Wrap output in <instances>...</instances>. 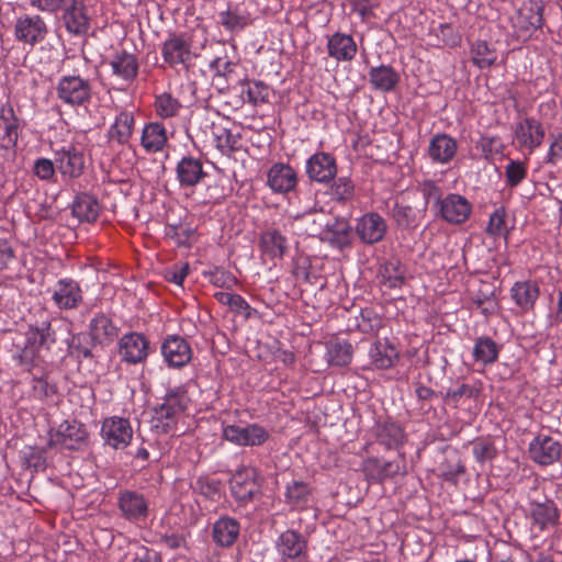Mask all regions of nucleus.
<instances>
[{
    "label": "nucleus",
    "mask_w": 562,
    "mask_h": 562,
    "mask_svg": "<svg viewBox=\"0 0 562 562\" xmlns=\"http://www.w3.org/2000/svg\"><path fill=\"white\" fill-rule=\"evenodd\" d=\"M544 135V128L538 120L524 117L516 123L514 144L519 150L530 155L542 144Z\"/></svg>",
    "instance_id": "obj_9"
},
{
    "label": "nucleus",
    "mask_w": 562,
    "mask_h": 562,
    "mask_svg": "<svg viewBox=\"0 0 562 562\" xmlns=\"http://www.w3.org/2000/svg\"><path fill=\"white\" fill-rule=\"evenodd\" d=\"M260 247L271 258H282L288 251V239L278 229L270 228L261 233Z\"/></svg>",
    "instance_id": "obj_41"
},
{
    "label": "nucleus",
    "mask_w": 562,
    "mask_h": 562,
    "mask_svg": "<svg viewBox=\"0 0 562 562\" xmlns=\"http://www.w3.org/2000/svg\"><path fill=\"white\" fill-rule=\"evenodd\" d=\"M117 508L121 516L128 521L145 520L148 516V502L145 496L132 490H121L117 493Z\"/></svg>",
    "instance_id": "obj_17"
},
{
    "label": "nucleus",
    "mask_w": 562,
    "mask_h": 562,
    "mask_svg": "<svg viewBox=\"0 0 562 562\" xmlns=\"http://www.w3.org/2000/svg\"><path fill=\"white\" fill-rule=\"evenodd\" d=\"M398 350L389 340H376L369 350L371 364L379 370L392 368L398 359Z\"/></svg>",
    "instance_id": "obj_34"
},
{
    "label": "nucleus",
    "mask_w": 562,
    "mask_h": 562,
    "mask_svg": "<svg viewBox=\"0 0 562 562\" xmlns=\"http://www.w3.org/2000/svg\"><path fill=\"white\" fill-rule=\"evenodd\" d=\"M472 355L475 362L483 366H490L497 361L499 347L487 336L479 337L475 340Z\"/></svg>",
    "instance_id": "obj_44"
},
{
    "label": "nucleus",
    "mask_w": 562,
    "mask_h": 562,
    "mask_svg": "<svg viewBox=\"0 0 562 562\" xmlns=\"http://www.w3.org/2000/svg\"><path fill=\"white\" fill-rule=\"evenodd\" d=\"M240 524L229 516L220 517L212 526V540L221 548L233 547L239 538Z\"/></svg>",
    "instance_id": "obj_25"
},
{
    "label": "nucleus",
    "mask_w": 562,
    "mask_h": 562,
    "mask_svg": "<svg viewBox=\"0 0 562 562\" xmlns=\"http://www.w3.org/2000/svg\"><path fill=\"white\" fill-rule=\"evenodd\" d=\"M544 4L541 1H527L510 16L514 34L527 40L543 25Z\"/></svg>",
    "instance_id": "obj_4"
},
{
    "label": "nucleus",
    "mask_w": 562,
    "mask_h": 562,
    "mask_svg": "<svg viewBox=\"0 0 562 562\" xmlns=\"http://www.w3.org/2000/svg\"><path fill=\"white\" fill-rule=\"evenodd\" d=\"M119 351L127 363H140L148 357L149 341L143 334L132 331L120 339Z\"/></svg>",
    "instance_id": "obj_21"
},
{
    "label": "nucleus",
    "mask_w": 562,
    "mask_h": 562,
    "mask_svg": "<svg viewBox=\"0 0 562 562\" xmlns=\"http://www.w3.org/2000/svg\"><path fill=\"white\" fill-rule=\"evenodd\" d=\"M506 212L504 207L496 209L490 216L486 233L491 236H504L508 234L506 226Z\"/></svg>",
    "instance_id": "obj_59"
},
{
    "label": "nucleus",
    "mask_w": 562,
    "mask_h": 562,
    "mask_svg": "<svg viewBox=\"0 0 562 562\" xmlns=\"http://www.w3.org/2000/svg\"><path fill=\"white\" fill-rule=\"evenodd\" d=\"M369 78L372 87L381 91H392L400 81V76L393 67L385 65L372 67Z\"/></svg>",
    "instance_id": "obj_42"
},
{
    "label": "nucleus",
    "mask_w": 562,
    "mask_h": 562,
    "mask_svg": "<svg viewBox=\"0 0 562 562\" xmlns=\"http://www.w3.org/2000/svg\"><path fill=\"white\" fill-rule=\"evenodd\" d=\"M203 276L217 288L233 289L237 284L236 277L221 267H215L210 271H205L203 272Z\"/></svg>",
    "instance_id": "obj_57"
},
{
    "label": "nucleus",
    "mask_w": 562,
    "mask_h": 562,
    "mask_svg": "<svg viewBox=\"0 0 562 562\" xmlns=\"http://www.w3.org/2000/svg\"><path fill=\"white\" fill-rule=\"evenodd\" d=\"M458 149L457 140L448 134H437L429 143L428 155L435 162L448 164L450 162Z\"/></svg>",
    "instance_id": "obj_31"
},
{
    "label": "nucleus",
    "mask_w": 562,
    "mask_h": 562,
    "mask_svg": "<svg viewBox=\"0 0 562 562\" xmlns=\"http://www.w3.org/2000/svg\"><path fill=\"white\" fill-rule=\"evenodd\" d=\"M168 140L167 131L161 123L146 124L142 133V146L148 153L160 151Z\"/></svg>",
    "instance_id": "obj_40"
},
{
    "label": "nucleus",
    "mask_w": 562,
    "mask_h": 562,
    "mask_svg": "<svg viewBox=\"0 0 562 562\" xmlns=\"http://www.w3.org/2000/svg\"><path fill=\"white\" fill-rule=\"evenodd\" d=\"M331 184V194L338 202H347L355 195V184L348 177H336Z\"/></svg>",
    "instance_id": "obj_56"
},
{
    "label": "nucleus",
    "mask_w": 562,
    "mask_h": 562,
    "mask_svg": "<svg viewBox=\"0 0 562 562\" xmlns=\"http://www.w3.org/2000/svg\"><path fill=\"white\" fill-rule=\"evenodd\" d=\"M376 441L386 449H397L404 442V430L391 419L379 420L373 428Z\"/></svg>",
    "instance_id": "obj_28"
},
{
    "label": "nucleus",
    "mask_w": 562,
    "mask_h": 562,
    "mask_svg": "<svg viewBox=\"0 0 562 562\" xmlns=\"http://www.w3.org/2000/svg\"><path fill=\"white\" fill-rule=\"evenodd\" d=\"M327 239L339 249H344L351 245V226L345 220H336L333 224H327Z\"/></svg>",
    "instance_id": "obj_46"
},
{
    "label": "nucleus",
    "mask_w": 562,
    "mask_h": 562,
    "mask_svg": "<svg viewBox=\"0 0 562 562\" xmlns=\"http://www.w3.org/2000/svg\"><path fill=\"white\" fill-rule=\"evenodd\" d=\"M472 452L480 463L492 461L497 457V449L491 437L477 438L472 442Z\"/></svg>",
    "instance_id": "obj_52"
},
{
    "label": "nucleus",
    "mask_w": 562,
    "mask_h": 562,
    "mask_svg": "<svg viewBox=\"0 0 562 562\" xmlns=\"http://www.w3.org/2000/svg\"><path fill=\"white\" fill-rule=\"evenodd\" d=\"M222 25L232 32H238L248 24L247 15L238 11H225L220 14Z\"/></svg>",
    "instance_id": "obj_61"
},
{
    "label": "nucleus",
    "mask_w": 562,
    "mask_h": 562,
    "mask_svg": "<svg viewBox=\"0 0 562 562\" xmlns=\"http://www.w3.org/2000/svg\"><path fill=\"white\" fill-rule=\"evenodd\" d=\"M528 513L531 525L540 531L559 524L560 513L557 504L548 497H544L543 501H530Z\"/></svg>",
    "instance_id": "obj_18"
},
{
    "label": "nucleus",
    "mask_w": 562,
    "mask_h": 562,
    "mask_svg": "<svg viewBox=\"0 0 562 562\" xmlns=\"http://www.w3.org/2000/svg\"><path fill=\"white\" fill-rule=\"evenodd\" d=\"M528 167L525 161L509 159L505 166V182L509 188H516L527 177Z\"/></svg>",
    "instance_id": "obj_54"
},
{
    "label": "nucleus",
    "mask_w": 562,
    "mask_h": 562,
    "mask_svg": "<svg viewBox=\"0 0 562 562\" xmlns=\"http://www.w3.org/2000/svg\"><path fill=\"white\" fill-rule=\"evenodd\" d=\"M241 86V94L247 95L248 102L255 105L268 102L269 88L262 81L247 80Z\"/></svg>",
    "instance_id": "obj_53"
},
{
    "label": "nucleus",
    "mask_w": 562,
    "mask_h": 562,
    "mask_svg": "<svg viewBox=\"0 0 562 562\" xmlns=\"http://www.w3.org/2000/svg\"><path fill=\"white\" fill-rule=\"evenodd\" d=\"M48 33L47 25L42 16L23 14L19 16L14 25L16 41L34 46L43 42Z\"/></svg>",
    "instance_id": "obj_15"
},
{
    "label": "nucleus",
    "mask_w": 562,
    "mask_h": 562,
    "mask_svg": "<svg viewBox=\"0 0 562 562\" xmlns=\"http://www.w3.org/2000/svg\"><path fill=\"white\" fill-rule=\"evenodd\" d=\"M112 74L125 82L133 81L138 75V60L136 55L126 50L116 52L109 61Z\"/></svg>",
    "instance_id": "obj_29"
},
{
    "label": "nucleus",
    "mask_w": 562,
    "mask_h": 562,
    "mask_svg": "<svg viewBox=\"0 0 562 562\" xmlns=\"http://www.w3.org/2000/svg\"><path fill=\"white\" fill-rule=\"evenodd\" d=\"M276 549L284 561L305 562L308 558L307 539L297 530L283 531L276 541Z\"/></svg>",
    "instance_id": "obj_10"
},
{
    "label": "nucleus",
    "mask_w": 562,
    "mask_h": 562,
    "mask_svg": "<svg viewBox=\"0 0 562 562\" xmlns=\"http://www.w3.org/2000/svg\"><path fill=\"white\" fill-rule=\"evenodd\" d=\"M134 114L125 110L121 111L108 130L106 137L109 142H114L119 145L128 144L134 132Z\"/></svg>",
    "instance_id": "obj_33"
},
{
    "label": "nucleus",
    "mask_w": 562,
    "mask_h": 562,
    "mask_svg": "<svg viewBox=\"0 0 562 562\" xmlns=\"http://www.w3.org/2000/svg\"><path fill=\"white\" fill-rule=\"evenodd\" d=\"M189 273V263L175 265L165 270V279L177 285H182L183 280Z\"/></svg>",
    "instance_id": "obj_63"
},
{
    "label": "nucleus",
    "mask_w": 562,
    "mask_h": 562,
    "mask_svg": "<svg viewBox=\"0 0 562 562\" xmlns=\"http://www.w3.org/2000/svg\"><path fill=\"white\" fill-rule=\"evenodd\" d=\"M472 61L479 68H488L495 64L497 53L484 41H476L471 46Z\"/></svg>",
    "instance_id": "obj_49"
},
{
    "label": "nucleus",
    "mask_w": 562,
    "mask_h": 562,
    "mask_svg": "<svg viewBox=\"0 0 562 562\" xmlns=\"http://www.w3.org/2000/svg\"><path fill=\"white\" fill-rule=\"evenodd\" d=\"M66 0H30V4L42 12L56 14L65 7Z\"/></svg>",
    "instance_id": "obj_64"
},
{
    "label": "nucleus",
    "mask_w": 562,
    "mask_h": 562,
    "mask_svg": "<svg viewBox=\"0 0 562 562\" xmlns=\"http://www.w3.org/2000/svg\"><path fill=\"white\" fill-rule=\"evenodd\" d=\"M161 353L168 366L172 368H182L192 359L190 344L178 335H170L164 340Z\"/></svg>",
    "instance_id": "obj_22"
},
{
    "label": "nucleus",
    "mask_w": 562,
    "mask_h": 562,
    "mask_svg": "<svg viewBox=\"0 0 562 562\" xmlns=\"http://www.w3.org/2000/svg\"><path fill=\"white\" fill-rule=\"evenodd\" d=\"M101 436L108 446L124 449L131 443L133 429L128 419L113 416L103 420Z\"/></svg>",
    "instance_id": "obj_16"
},
{
    "label": "nucleus",
    "mask_w": 562,
    "mask_h": 562,
    "mask_svg": "<svg viewBox=\"0 0 562 562\" xmlns=\"http://www.w3.org/2000/svg\"><path fill=\"white\" fill-rule=\"evenodd\" d=\"M312 499V487L303 481H293L285 487L284 502L296 510H304Z\"/></svg>",
    "instance_id": "obj_38"
},
{
    "label": "nucleus",
    "mask_w": 562,
    "mask_h": 562,
    "mask_svg": "<svg viewBox=\"0 0 562 562\" xmlns=\"http://www.w3.org/2000/svg\"><path fill=\"white\" fill-rule=\"evenodd\" d=\"M355 229L362 243L373 245L384 238L387 225L379 213L370 212L357 220Z\"/></svg>",
    "instance_id": "obj_20"
},
{
    "label": "nucleus",
    "mask_w": 562,
    "mask_h": 562,
    "mask_svg": "<svg viewBox=\"0 0 562 562\" xmlns=\"http://www.w3.org/2000/svg\"><path fill=\"white\" fill-rule=\"evenodd\" d=\"M188 404L187 390L183 386L169 389L162 397V403L154 408L155 427L162 432L170 431L177 424V416L182 414Z\"/></svg>",
    "instance_id": "obj_3"
},
{
    "label": "nucleus",
    "mask_w": 562,
    "mask_h": 562,
    "mask_svg": "<svg viewBox=\"0 0 562 562\" xmlns=\"http://www.w3.org/2000/svg\"><path fill=\"white\" fill-rule=\"evenodd\" d=\"M176 172L182 188L195 187L207 176L203 170L202 161L192 156L182 157L177 165Z\"/></svg>",
    "instance_id": "obj_26"
},
{
    "label": "nucleus",
    "mask_w": 562,
    "mask_h": 562,
    "mask_svg": "<svg viewBox=\"0 0 562 562\" xmlns=\"http://www.w3.org/2000/svg\"><path fill=\"white\" fill-rule=\"evenodd\" d=\"M414 394H415V407L414 409L422 417L430 418L437 415V411L434 407V402L438 400L442 393H438L431 387H428L419 380L413 381Z\"/></svg>",
    "instance_id": "obj_32"
},
{
    "label": "nucleus",
    "mask_w": 562,
    "mask_h": 562,
    "mask_svg": "<svg viewBox=\"0 0 562 562\" xmlns=\"http://www.w3.org/2000/svg\"><path fill=\"white\" fill-rule=\"evenodd\" d=\"M352 346L347 340H331L327 344V360L331 366L344 367L351 362Z\"/></svg>",
    "instance_id": "obj_45"
},
{
    "label": "nucleus",
    "mask_w": 562,
    "mask_h": 562,
    "mask_svg": "<svg viewBox=\"0 0 562 562\" xmlns=\"http://www.w3.org/2000/svg\"><path fill=\"white\" fill-rule=\"evenodd\" d=\"M61 21L66 31L75 36H85L91 26V19L83 0H70L65 2L61 9Z\"/></svg>",
    "instance_id": "obj_13"
},
{
    "label": "nucleus",
    "mask_w": 562,
    "mask_h": 562,
    "mask_svg": "<svg viewBox=\"0 0 562 562\" xmlns=\"http://www.w3.org/2000/svg\"><path fill=\"white\" fill-rule=\"evenodd\" d=\"M494 288L488 282H480L479 289L472 292V302L480 308L482 313L488 315L493 313L495 303L493 302Z\"/></svg>",
    "instance_id": "obj_51"
},
{
    "label": "nucleus",
    "mask_w": 562,
    "mask_h": 562,
    "mask_svg": "<svg viewBox=\"0 0 562 562\" xmlns=\"http://www.w3.org/2000/svg\"><path fill=\"white\" fill-rule=\"evenodd\" d=\"M191 49L192 42L187 33H171L161 44V56L171 68L188 67L193 56Z\"/></svg>",
    "instance_id": "obj_7"
},
{
    "label": "nucleus",
    "mask_w": 562,
    "mask_h": 562,
    "mask_svg": "<svg viewBox=\"0 0 562 562\" xmlns=\"http://www.w3.org/2000/svg\"><path fill=\"white\" fill-rule=\"evenodd\" d=\"M56 93L66 104L85 105L91 100V85L80 76H63L56 86Z\"/></svg>",
    "instance_id": "obj_6"
},
{
    "label": "nucleus",
    "mask_w": 562,
    "mask_h": 562,
    "mask_svg": "<svg viewBox=\"0 0 562 562\" xmlns=\"http://www.w3.org/2000/svg\"><path fill=\"white\" fill-rule=\"evenodd\" d=\"M528 456L538 465H552L561 459L562 445L549 435L539 434L530 441Z\"/></svg>",
    "instance_id": "obj_11"
},
{
    "label": "nucleus",
    "mask_w": 562,
    "mask_h": 562,
    "mask_svg": "<svg viewBox=\"0 0 562 562\" xmlns=\"http://www.w3.org/2000/svg\"><path fill=\"white\" fill-rule=\"evenodd\" d=\"M89 329L98 345H109L119 336V327L103 313L90 321Z\"/></svg>",
    "instance_id": "obj_36"
},
{
    "label": "nucleus",
    "mask_w": 562,
    "mask_h": 562,
    "mask_svg": "<svg viewBox=\"0 0 562 562\" xmlns=\"http://www.w3.org/2000/svg\"><path fill=\"white\" fill-rule=\"evenodd\" d=\"M369 463L376 470L375 479L379 482L396 475H406L407 473L406 460L403 453H400L395 460L386 461L383 464L376 458L370 459Z\"/></svg>",
    "instance_id": "obj_43"
},
{
    "label": "nucleus",
    "mask_w": 562,
    "mask_h": 562,
    "mask_svg": "<svg viewBox=\"0 0 562 562\" xmlns=\"http://www.w3.org/2000/svg\"><path fill=\"white\" fill-rule=\"evenodd\" d=\"M297 173L293 167L283 162L273 164L267 173V184L274 193H289L297 184Z\"/></svg>",
    "instance_id": "obj_24"
},
{
    "label": "nucleus",
    "mask_w": 562,
    "mask_h": 562,
    "mask_svg": "<svg viewBox=\"0 0 562 562\" xmlns=\"http://www.w3.org/2000/svg\"><path fill=\"white\" fill-rule=\"evenodd\" d=\"M221 481L209 476H200L195 480L193 490L205 498L214 499L220 495Z\"/></svg>",
    "instance_id": "obj_58"
},
{
    "label": "nucleus",
    "mask_w": 562,
    "mask_h": 562,
    "mask_svg": "<svg viewBox=\"0 0 562 562\" xmlns=\"http://www.w3.org/2000/svg\"><path fill=\"white\" fill-rule=\"evenodd\" d=\"M241 137L239 133H233L227 128H220L215 133V146L226 156L241 149Z\"/></svg>",
    "instance_id": "obj_50"
},
{
    "label": "nucleus",
    "mask_w": 562,
    "mask_h": 562,
    "mask_svg": "<svg viewBox=\"0 0 562 562\" xmlns=\"http://www.w3.org/2000/svg\"><path fill=\"white\" fill-rule=\"evenodd\" d=\"M539 294L540 289L533 281L516 282L510 290L512 299L524 311L533 308Z\"/></svg>",
    "instance_id": "obj_39"
},
{
    "label": "nucleus",
    "mask_w": 562,
    "mask_h": 562,
    "mask_svg": "<svg viewBox=\"0 0 562 562\" xmlns=\"http://www.w3.org/2000/svg\"><path fill=\"white\" fill-rule=\"evenodd\" d=\"M439 470L440 476L445 481L457 484L460 475H462L465 472V467L460 459H457L456 461L446 459L440 464Z\"/></svg>",
    "instance_id": "obj_60"
},
{
    "label": "nucleus",
    "mask_w": 562,
    "mask_h": 562,
    "mask_svg": "<svg viewBox=\"0 0 562 562\" xmlns=\"http://www.w3.org/2000/svg\"><path fill=\"white\" fill-rule=\"evenodd\" d=\"M438 191L439 189L432 181H428L424 186L426 198H436V204L439 207L442 220L453 225L467 222L472 212L471 203L464 196L457 193H449L443 199H440Z\"/></svg>",
    "instance_id": "obj_2"
},
{
    "label": "nucleus",
    "mask_w": 562,
    "mask_h": 562,
    "mask_svg": "<svg viewBox=\"0 0 562 562\" xmlns=\"http://www.w3.org/2000/svg\"><path fill=\"white\" fill-rule=\"evenodd\" d=\"M0 120L4 125H0V147L2 149H13L16 147L19 138V119L14 110L9 106L7 110L1 109Z\"/></svg>",
    "instance_id": "obj_35"
},
{
    "label": "nucleus",
    "mask_w": 562,
    "mask_h": 562,
    "mask_svg": "<svg viewBox=\"0 0 562 562\" xmlns=\"http://www.w3.org/2000/svg\"><path fill=\"white\" fill-rule=\"evenodd\" d=\"M357 44L351 35L337 32L327 42V52L337 61H350L357 54Z\"/></svg>",
    "instance_id": "obj_30"
},
{
    "label": "nucleus",
    "mask_w": 562,
    "mask_h": 562,
    "mask_svg": "<svg viewBox=\"0 0 562 562\" xmlns=\"http://www.w3.org/2000/svg\"><path fill=\"white\" fill-rule=\"evenodd\" d=\"M305 173L311 181L328 186L337 176L336 158L329 153L317 151L306 160Z\"/></svg>",
    "instance_id": "obj_12"
},
{
    "label": "nucleus",
    "mask_w": 562,
    "mask_h": 562,
    "mask_svg": "<svg viewBox=\"0 0 562 562\" xmlns=\"http://www.w3.org/2000/svg\"><path fill=\"white\" fill-rule=\"evenodd\" d=\"M52 300L59 310H75L83 300V293L79 283L70 278L57 281Z\"/></svg>",
    "instance_id": "obj_23"
},
{
    "label": "nucleus",
    "mask_w": 562,
    "mask_h": 562,
    "mask_svg": "<svg viewBox=\"0 0 562 562\" xmlns=\"http://www.w3.org/2000/svg\"><path fill=\"white\" fill-rule=\"evenodd\" d=\"M180 108L181 104L178 101V99L173 98L170 93L165 92L156 97V113L162 119H168L177 115Z\"/></svg>",
    "instance_id": "obj_55"
},
{
    "label": "nucleus",
    "mask_w": 562,
    "mask_h": 562,
    "mask_svg": "<svg viewBox=\"0 0 562 562\" xmlns=\"http://www.w3.org/2000/svg\"><path fill=\"white\" fill-rule=\"evenodd\" d=\"M355 319L356 327L366 335L375 336L383 327L381 315L371 307L362 308Z\"/></svg>",
    "instance_id": "obj_48"
},
{
    "label": "nucleus",
    "mask_w": 562,
    "mask_h": 562,
    "mask_svg": "<svg viewBox=\"0 0 562 562\" xmlns=\"http://www.w3.org/2000/svg\"><path fill=\"white\" fill-rule=\"evenodd\" d=\"M257 474V470L254 468H243L232 476L229 481L231 492L239 504L250 503L261 495Z\"/></svg>",
    "instance_id": "obj_8"
},
{
    "label": "nucleus",
    "mask_w": 562,
    "mask_h": 562,
    "mask_svg": "<svg viewBox=\"0 0 562 562\" xmlns=\"http://www.w3.org/2000/svg\"><path fill=\"white\" fill-rule=\"evenodd\" d=\"M89 434L81 423L77 420L63 422L54 434H50L47 446L60 447L67 450H81L88 443Z\"/></svg>",
    "instance_id": "obj_5"
},
{
    "label": "nucleus",
    "mask_w": 562,
    "mask_h": 562,
    "mask_svg": "<svg viewBox=\"0 0 562 562\" xmlns=\"http://www.w3.org/2000/svg\"><path fill=\"white\" fill-rule=\"evenodd\" d=\"M427 202L423 207L417 209L403 202L396 201L391 210V217L398 228L414 231L420 220L425 216Z\"/></svg>",
    "instance_id": "obj_27"
},
{
    "label": "nucleus",
    "mask_w": 562,
    "mask_h": 562,
    "mask_svg": "<svg viewBox=\"0 0 562 562\" xmlns=\"http://www.w3.org/2000/svg\"><path fill=\"white\" fill-rule=\"evenodd\" d=\"M222 435L227 441L244 447L261 446L269 439V431L258 424L245 427L228 425L223 428Z\"/></svg>",
    "instance_id": "obj_14"
},
{
    "label": "nucleus",
    "mask_w": 562,
    "mask_h": 562,
    "mask_svg": "<svg viewBox=\"0 0 562 562\" xmlns=\"http://www.w3.org/2000/svg\"><path fill=\"white\" fill-rule=\"evenodd\" d=\"M97 345V341L90 333H78L69 340L68 352L71 357H76L78 359H91L93 358L92 349Z\"/></svg>",
    "instance_id": "obj_47"
},
{
    "label": "nucleus",
    "mask_w": 562,
    "mask_h": 562,
    "mask_svg": "<svg viewBox=\"0 0 562 562\" xmlns=\"http://www.w3.org/2000/svg\"><path fill=\"white\" fill-rule=\"evenodd\" d=\"M100 204L95 196L88 193L78 194L71 205V213L80 222H95L100 214Z\"/></svg>",
    "instance_id": "obj_37"
},
{
    "label": "nucleus",
    "mask_w": 562,
    "mask_h": 562,
    "mask_svg": "<svg viewBox=\"0 0 562 562\" xmlns=\"http://www.w3.org/2000/svg\"><path fill=\"white\" fill-rule=\"evenodd\" d=\"M56 164L55 160L52 161L47 158H38L35 160L33 166V172L41 180H53L56 175Z\"/></svg>",
    "instance_id": "obj_62"
},
{
    "label": "nucleus",
    "mask_w": 562,
    "mask_h": 562,
    "mask_svg": "<svg viewBox=\"0 0 562 562\" xmlns=\"http://www.w3.org/2000/svg\"><path fill=\"white\" fill-rule=\"evenodd\" d=\"M55 164L63 177L79 178L85 169L83 153L74 145L64 146L55 151Z\"/></svg>",
    "instance_id": "obj_19"
},
{
    "label": "nucleus",
    "mask_w": 562,
    "mask_h": 562,
    "mask_svg": "<svg viewBox=\"0 0 562 562\" xmlns=\"http://www.w3.org/2000/svg\"><path fill=\"white\" fill-rule=\"evenodd\" d=\"M56 341L55 330L47 321L37 325H31L25 334L24 341L14 342L13 359L27 370L34 366V361L41 349H49Z\"/></svg>",
    "instance_id": "obj_1"
}]
</instances>
